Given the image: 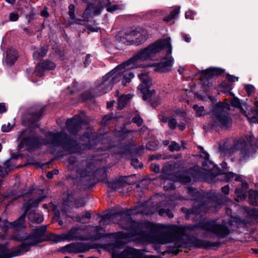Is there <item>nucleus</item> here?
Here are the masks:
<instances>
[{"instance_id":"obj_36","label":"nucleus","mask_w":258,"mask_h":258,"mask_svg":"<svg viewBox=\"0 0 258 258\" xmlns=\"http://www.w3.org/2000/svg\"><path fill=\"white\" fill-rule=\"evenodd\" d=\"M238 108L239 109L240 112L247 117V119L250 122L258 123L257 117L255 116H252L251 117H248L246 114V111L242 108L241 106H240V107Z\"/></svg>"},{"instance_id":"obj_10","label":"nucleus","mask_w":258,"mask_h":258,"mask_svg":"<svg viewBox=\"0 0 258 258\" xmlns=\"http://www.w3.org/2000/svg\"><path fill=\"white\" fill-rule=\"evenodd\" d=\"M46 197L40 196L38 198L30 199L25 202L23 205L24 213L17 220L9 224L10 228L16 232L24 231L26 229L25 218L29 210L33 207H36Z\"/></svg>"},{"instance_id":"obj_8","label":"nucleus","mask_w":258,"mask_h":258,"mask_svg":"<svg viewBox=\"0 0 258 258\" xmlns=\"http://www.w3.org/2000/svg\"><path fill=\"white\" fill-rule=\"evenodd\" d=\"M138 77L141 81V84L138 88L143 93V99L144 100H149L151 105L155 107L160 103V100L155 99V91L154 89L149 90V88L152 85V79L149 76L148 73L146 72H142L138 75Z\"/></svg>"},{"instance_id":"obj_27","label":"nucleus","mask_w":258,"mask_h":258,"mask_svg":"<svg viewBox=\"0 0 258 258\" xmlns=\"http://www.w3.org/2000/svg\"><path fill=\"white\" fill-rule=\"evenodd\" d=\"M48 51L47 46H43L33 53V56L36 59L44 57Z\"/></svg>"},{"instance_id":"obj_62","label":"nucleus","mask_w":258,"mask_h":258,"mask_svg":"<svg viewBox=\"0 0 258 258\" xmlns=\"http://www.w3.org/2000/svg\"><path fill=\"white\" fill-rule=\"evenodd\" d=\"M178 128L181 131H183L185 129V124L181 122L178 125H177Z\"/></svg>"},{"instance_id":"obj_60","label":"nucleus","mask_w":258,"mask_h":258,"mask_svg":"<svg viewBox=\"0 0 258 258\" xmlns=\"http://www.w3.org/2000/svg\"><path fill=\"white\" fill-rule=\"evenodd\" d=\"M169 117H167L165 115H160L159 119L163 122H168Z\"/></svg>"},{"instance_id":"obj_34","label":"nucleus","mask_w":258,"mask_h":258,"mask_svg":"<svg viewBox=\"0 0 258 258\" xmlns=\"http://www.w3.org/2000/svg\"><path fill=\"white\" fill-rule=\"evenodd\" d=\"M193 109L195 110L197 116H204L207 114L205 112L204 107L203 106H199L198 105H194Z\"/></svg>"},{"instance_id":"obj_41","label":"nucleus","mask_w":258,"mask_h":258,"mask_svg":"<svg viewBox=\"0 0 258 258\" xmlns=\"http://www.w3.org/2000/svg\"><path fill=\"white\" fill-rule=\"evenodd\" d=\"M3 224L0 225V228H2V230L6 232H7L9 228H10L9 224L10 222H8L7 220H4L2 222Z\"/></svg>"},{"instance_id":"obj_51","label":"nucleus","mask_w":258,"mask_h":258,"mask_svg":"<svg viewBox=\"0 0 258 258\" xmlns=\"http://www.w3.org/2000/svg\"><path fill=\"white\" fill-rule=\"evenodd\" d=\"M150 169L155 173H158L160 171L159 165L157 164L152 163L150 166Z\"/></svg>"},{"instance_id":"obj_4","label":"nucleus","mask_w":258,"mask_h":258,"mask_svg":"<svg viewBox=\"0 0 258 258\" xmlns=\"http://www.w3.org/2000/svg\"><path fill=\"white\" fill-rule=\"evenodd\" d=\"M47 225H42L32 229L30 233L23 236L18 234L14 235L13 239L22 243L11 249H8L7 244H0V258H11L22 255L30 250L31 247L44 241H52L58 243L64 240V234H47Z\"/></svg>"},{"instance_id":"obj_57","label":"nucleus","mask_w":258,"mask_h":258,"mask_svg":"<svg viewBox=\"0 0 258 258\" xmlns=\"http://www.w3.org/2000/svg\"><path fill=\"white\" fill-rule=\"evenodd\" d=\"M221 191L225 195H228L229 192V186L228 185H225L221 188Z\"/></svg>"},{"instance_id":"obj_23","label":"nucleus","mask_w":258,"mask_h":258,"mask_svg":"<svg viewBox=\"0 0 258 258\" xmlns=\"http://www.w3.org/2000/svg\"><path fill=\"white\" fill-rule=\"evenodd\" d=\"M18 57V52L12 48L8 49L7 51L6 62L8 66L13 65Z\"/></svg>"},{"instance_id":"obj_14","label":"nucleus","mask_w":258,"mask_h":258,"mask_svg":"<svg viewBox=\"0 0 258 258\" xmlns=\"http://www.w3.org/2000/svg\"><path fill=\"white\" fill-rule=\"evenodd\" d=\"M44 110V107L39 109H29L22 117L23 124L27 126L34 125L40 119Z\"/></svg>"},{"instance_id":"obj_28","label":"nucleus","mask_w":258,"mask_h":258,"mask_svg":"<svg viewBox=\"0 0 258 258\" xmlns=\"http://www.w3.org/2000/svg\"><path fill=\"white\" fill-rule=\"evenodd\" d=\"M125 182L123 179H118L115 181L109 183V188L114 190L118 189L120 187H124L125 185Z\"/></svg>"},{"instance_id":"obj_16","label":"nucleus","mask_w":258,"mask_h":258,"mask_svg":"<svg viewBox=\"0 0 258 258\" xmlns=\"http://www.w3.org/2000/svg\"><path fill=\"white\" fill-rule=\"evenodd\" d=\"M102 9V5L99 2L89 4L83 13V17L87 20L91 16L99 15Z\"/></svg>"},{"instance_id":"obj_59","label":"nucleus","mask_w":258,"mask_h":258,"mask_svg":"<svg viewBox=\"0 0 258 258\" xmlns=\"http://www.w3.org/2000/svg\"><path fill=\"white\" fill-rule=\"evenodd\" d=\"M181 36H182V37L183 38V39L186 42H189L191 40V38L190 37L187 35V34H184V33H182L181 34Z\"/></svg>"},{"instance_id":"obj_39","label":"nucleus","mask_w":258,"mask_h":258,"mask_svg":"<svg viewBox=\"0 0 258 258\" xmlns=\"http://www.w3.org/2000/svg\"><path fill=\"white\" fill-rule=\"evenodd\" d=\"M244 89L248 96L253 93L255 90V87L253 85L250 84L245 85Z\"/></svg>"},{"instance_id":"obj_49","label":"nucleus","mask_w":258,"mask_h":258,"mask_svg":"<svg viewBox=\"0 0 258 258\" xmlns=\"http://www.w3.org/2000/svg\"><path fill=\"white\" fill-rule=\"evenodd\" d=\"M86 205V202L83 199H80L75 202L76 208L84 207Z\"/></svg>"},{"instance_id":"obj_30","label":"nucleus","mask_w":258,"mask_h":258,"mask_svg":"<svg viewBox=\"0 0 258 258\" xmlns=\"http://www.w3.org/2000/svg\"><path fill=\"white\" fill-rule=\"evenodd\" d=\"M162 179H165L164 183H167L166 185L164 186L165 190H169L174 189L175 187L174 184L171 180H170V177L167 176L165 174H163L161 177Z\"/></svg>"},{"instance_id":"obj_15","label":"nucleus","mask_w":258,"mask_h":258,"mask_svg":"<svg viewBox=\"0 0 258 258\" xmlns=\"http://www.w3.org/2000/svg\"><path fill=\"white\" fill-rule=\"evenodd\" d=\"M83 123V120L80 115H75L66 122V129L71 134H75L80 131Z\"/></svg>"},{"instance_id":"obj_21","label":"nucleus","mask_w":258,"mask_h":258,"mask_svg":"<svg viewBox=\"0 0 258 258\" xmlns=\"http://www.w3.org/2000/svg\"><path fill=\"white\" fill-rule=\"evenodd\" d=\"M199 148L201 150V156L205 159V161L202 164L203 169L207 171L208 173H211L212 170L215 167V165L209 160V155L204 150V148L201 146H199Z\"/></svg>"},{"instance_id":"obj_1","label":"nucleus","mask_w":258,"mask_h":258,"mask_svg":"<svg viewBox=\"0 0 258 258\" xmlns=\"http://www.w3.org/2000/svg\"><path fill=\"white\" fill-rule=\"evenodd\" d=\"M119 225L126 232H118L111 235L119 242L125 243L132 240L139 241H153L160 244L173 242L176 247H196L209 249L218 247L219 242H211L195 237L187 238L184 236L187 230L194 231L197 228L203 230L207 234L214 235L218 238H223L230 233L229 228L224 224L217 223L216 220H203L197 224L186 226L171 225L165 233L158 234L153 239V233L156 230L154 224L148 221L138 222L133 220L130 216H126L118 222Z\"/></svg>"},{"instance_id":"obj_9","label":"nucleus","mask_w":258,"mask_h":258,"mask_svg":"<svg viewBox=\"0 0 258 258\" xmlns=\"http://www.w3.org/2000/svg\"><path fill=\"white\" fill-rule=\"evenodd\" d=\"M90 225H80L73 227L66 234V239L70 240H79L82 241L96 240L104 236V234L93 235L91 233Z\"/></svg>"},{"instance_id":"obj_40","label":"nucleus","mask_w":258,"mask_h":258,"mask_svg":"<svg viewBox=\"0 0 258 258\" xmlns=\"http://www.w3.org/2000/svg\"><path fill=\"white\" fill-rule=\"evenodd\" d=\"M235 193L237 195L236 200L238 202L240 200L244 199L245 195L242 192V190L240 188H236L235 190Z\"/></svg>"},{"instance_id":"obj_37","label":"nucleus","mask_w":258,"mask_h":258,"mask_svg":"<svg viewBox=\"0 0 258 258\" xmlns=\"http://www.w3.org/2000/svg\"><path fill=\"white\" fill-rule=\"evenodd\" d=\"M169 149L171 152L175 151H178L180 150V146L175 141H172L170 145L169 146Z\"/></svg>"},{"instance_id":"obj_53","label":"nucleus","mask_w":258,"mask_h":258,"mask_svg":"<svg viewBox=\"0 0 258 258\" xmlns=\"http://www.w3.org/2000/svg\"><path fill=\"white\" fill-rule=\"evenodd\" d=\"M185 17L186 19H194V14L191 11H188L185 13Z\"/></svg>"},{"instance_id":"obj_17","label":"nucleus","mask_w":258,"mask_h":258,"mask_svg":"<svg viewBox=\"0 0 258 258\" xmlns=\"http://www.w3.org/2000/svg\"><path fill=\"white\" fill-rule=\"evenodd\" d=\"M55 67L56 64L53 62L45 60L37 65L35 73L37 76L41 77L43 75V73L45 71L52 70Z\"/></svg>"},{"instance_id":"obj_52","label":"nucleus","mask_w":258,"mask_h":258,"mask_svg":"<svg viewBox=\"0 0 258 258\" xmlns=\"http://www.w3.org/2000/svg\"><path fill=\"white\" fill-rule=\"evenodd\" d=\"M227 79L229 82H235L238 81V78L232 75H228L227 76Z\"/></svg>"},{"instance_id":"obj_48","label":"nucleus","mask_w":258,"mask_h":258,"mask_svg":"<svg viewBox=\"0 0 258 258\" xmlns=\"http://www.w3.org/2000/svg\"><path fill=\"white\" fill-rule=\"evenodd\" d=\"M12 126L10 123L7 124H4L2 126V131L3 132H8L11 130Z\"/></svg>"},{"instance_id":"obj_45","label":"nucleus","mask_w":258,"mask_h":258,"mask_svg":"<svg viewBox=\"0 0 258 258\" xmlns=\"http://www.w3.org/2000/svg\"><path fill=\"white\" fill-rule=\"evenodd\" d=\"M231 105L232 106L237 108H240L241 106L240 101L237 98H233L232 99L231 101Z\"/></svg>"},{"instance_id":"obj_54","label":"nucleus","mask_w":258,"mask_h":258,"mask_svg":"<svg viewBox=\"0 0 258 258\" xmlns=\"http://www.w3.org/2000/svg\"><path fill=\"white\" fill-rule=\"evenodd\" d=\"M235 176V174L232 172H228L225 175V178L227 181H229L233 178Z\"/></svg>"},{"instance_id":"obj_56","label":"nucleus","mask_w":258,"mask_h":258,"mask_svg":"<svg viewBox=\"0 0 258 258\" xmlns=\"http://www.w3.org/2000/svg\"><path fill=\"white\" fill-rule=\"evenodd\" d=\"M4 166L5 167H6V168L9 172L12 169V167L11 165V160H8L6 161L5 162Z\"/></svg>"},{"instance_id":"obj_35","label":"nucleus","mask_w":258,"mask_h":258,"mask_svg":"<svg viewBox=\"0 0 258 258\" xmlns=\"http://www.w3.org/2000/svg\"><path fill=\"white\" fill-rule=\"evenodd\" d=\"M105 8L107 9V11L109 12H113L117 10L120 9L121 6L118 5H111L110 2H108L105 5Z\"/></svg>"},{"instance_id":"obj_29","label":"nucleus","mask_w":258,"mask_h":258,"mask_svg":"<svg viewBox=\"0 0 258 258\" xmlns=\"http://www.w3.org/2000/svg\"><path fill=\"white\" fill-rule=\"evenodd\" d=\"M179 13V9L178 8H175L170 12L169 15L163 18V21L166 23L170 22L172 20L175 19L178 16Z\"/></svg>"},{"instance_id":"obj_47","label":"nucleus","mask_w":258,"mask_h":258,"mask_svg":"<svg viewBox=\"0 0 258 258\" xmlns=\"http://www.w3.org/2000/svg\"><path fill=\"white\" fill-rule=\"evenodd\" d=\"M9 171L6 167L2 166L0 165V175L2 176H5L8 174Z\"/></svg>"},{"instance_id":"obj_44","label":"nucleus","mask_w":258,"mask_h":258,"mask_svg":"<svg viewBox=\"0 0 258 258\" xmlns=\"http://www.w3.org/2000/svg\"><path fill=\"white\" fill-rule=\"evenodd\" d=\"M146 148L148 150L154 151L157 149V145L153 142H149L146 144Z\"/></svg>"},{"instance_id":"obj_12","label":"nucleus","mask_w":258,"mask_h":258,"mask_svg":"<svg viewBox=\"0 0 258 258\" xmlns=\"http://www.w3.org/2000/svg\"><path fill=\"white\" fill-rule=\"evenodd\" d=\"M93 141V140H91L90 137H88V134L80 138L79 142L69 140L66 135V155L68 154L81 153L83 150L92 149V147L90 143Z\"/></svg>"},{"instance_id":"obj_43","label":"nucleus","mask_w":258,"mask_h":258,"mask_svg":"<svg viewBox=\"0 0 258 258\" xmlns=\"http://www.w3.org/2000/svg\"><path fill=\"white\" fill-rule=\"evenodd\" d=\"M132 121L133 122L136 123L138 126H140L143 123L142 119L138 115H136L133 118Z\"/></svg>"},{"instance_id":"obj_32","label":"nucleus","mask_w":258,"mask_h":258,"mask_svg":"<svg viewBox=\"0 0 258 258\" xmlns=\"http://www.w3.org/2000/svg\"><path fill=\"white\" fill-rule=\"evenodd\" d=\"M75 7L74 5L71 4L69 6V15L70 18L73 20L72 23L80 24V22L81 21V20L79 19L75 18Z\"/></svg>"},{"instance_id":"obj_50","label":"nucleus","mask_w":258,"mask_h":258,"mask_svg":"<svg viewBox=\"0 0 258 258\" xmlns=\"http://www.w3.org/2000/svg\"><path fill=\"white\" fill-rule=\"evenodd\" d=\"M19 18V15L17 13H11L9 15V20L11 21H16Z\"/></svg>"},{"instance_id":"obj_46","label":"nucleus","mask_w":258,"mask_h":258,"mask_svg":"<svg viewBox=\"0 0 258 258\" xmlns=\"http://www.w3.org/2000/svg\"><path fill=\"white\" fill-rule=\"evenodd\" d=\"M180 180L183 183H187L190 182L191 178L189 176L182 175L180 178Z\"/></svg>"},{"instance_id":"obj_20","label":"nucleus","mask_w":258,"mask_h":258,"mask_svg":"<svg viewBox=\"0 0 258 258\" xmlns=\"http://www.w3.org/2000/svg\"><path fill=\"white\" fill-rule=\"evenodd\" d=\"M89 246L83 243H72L66 245V251L73 253L83 252L88 250Z\"/></svg>"},{"instance_id":"obj_26","label":"nucleus","mask_w":258,"mask_h":258,"mask_svg":"<svg viewBox=\"0 0 258 258\" xmlns=\"http://www.w3.org/2000/svg\"><path fill=\"white\" fill-rule=\"evenodd\" d=\"M130 95H123L118 99V108L122 109L129 102L131 99Z\"/></svg>"},{"instance_id":"obj_6","label":"nucleus","mask_w":258,"mask_h":258,"mask_svg":"<svg viewBox=\"0 0 258 258\" xmlns=\"http://www.w3.org/2000/svg\"><path fill=\"white\" fill-rule=\"evenodd\" d=\"M64 134L63 131L54 133L49 132L45 134V138L40 136L33 135L24 138L21 142V145L25 147L28 152H32L40 148L43 145L54 147H63Z\"/></svg>"},{"instance_id":"obj_55","label":"nucleus","mask_w":258,"mask_h":258,"mask_svg":"<svg viewBox=\"0 0 258 258\" xmlns=\"http://www.w3.org/2000/svg\"><path fill=\"white\" fill-rule=\"evenodd\" d=\"M40 15L42 17L47 18L49 16V13L47 11V8H45L43 10H42L40 12Z\"/></svg>"},{"instance_id":"obj_63","label":"nucleus","mask_w":258,"mask_h":258,"mask_svg":"<svg viewBox=\"0 0 258 258\" xmlns=\"http://www.w3.org/2000/svg\"><path fill=\"white\" fill-rule=\"evenodd\" d=\"M111 119L110 116L106 115L105 116L103 119H102V122L103 123H106V122Z\"/></svg>"},{"instance_id":"obj_58","label":"nucleus","mask_w":258,"mask_h":258,"mask_svg":"<svg viewBox=\"0 0 258 258\" xmlns=\"http://www.w3.org/2000/svg\"><path fill=\"white\" fill-rule=\"evenodd\" d=\"M7 111V108L5 103H0V113H3Z\"/></svg>"},{"instance_id":"obj_38","label":"nucleus","mask_w":258,"mask_h":258,"mask_svg":"<svg viewBox=\"0 0 258 258\" xmlns=\"http://www.w3.org/2000/svg\"><path fill=\"white\" fill-rule=\"evenodd\" d=\"M168 126L171 130H174L177 126L176 120L172 117H169Z\"/></svg>"},{"instance_id":"obj_22","label":"nucleus","mask_w":258,"mask_h":258,"mask_svg":"<svg viewBox=\"0 0 258 258\" xmlns=\"http://www.w3.org/2000/svg\"><path fill=\"white\" fill-rule=\"evenodd\" d=\"M135 45H139L144 43L147 39L148 33L146 30L140 28L135 30Z\"/></svg>"},{"instance_id":"obj_3","label":"nucleus","mask_w":258,"mask_h":258,"mask_svg":"<svg viewBox=\"0 0 258 258\" xmlns=\"http://www.w3.org/2000/svg\"><path fill=\"white\" fill-rule=\"evenodd\" d=\"M170 38L160 40L141 49L130 59L116 67L103 78V81L99 87L102 90L97 95H101L112 89L114 84L122 79L121 84L125 86L134 77V74L130 70L146 66L143 61L151 59L162 49L165 51V56L159 63H150L148 67H153L155 72L164 73L170 71L174 63L171 56L172 45Z\"/></svg>"},{"instance_id":"obj_24","label":"nucleus","mask_w":258,"mask_h":258,"mask_svg":"<svg viewBox=\"0 0 258 258\" xmlns=\"http://www.w3.org/2000/svg\"><path fill=\"white\" fill-rule=\"evenodd\" d=\"M168 208H161L159 210V214L160 216H164L166 215L169 218H173V214L171 213V211L175 207V204L172 202V200L169 201L167 203Z\"/></svg>"},{"instance_id":"obj_31","label":"nucleus","mask_w":258,"mask_h":258,"mask_svg":"<svg viewBox=\"0 0 258 258\" xmlns=\"http://www.w3.org/2000/svg\"><path fill=\"white\" fill-rule=\"evenodd\" d=\"M249 199L252 206H256L258 201V192L251 190L249 191Z\"/></svg>"},{"instance_id":"obj_5","label":"nucleus","mask_w":258,"mask_h":258,"mask_svg":"<svg viewBox=\"0 0 258 258\" xmlns=\"http://www.w3.org/2000/svg\"><path fill=\"white\" fill-rule=\"evenodd\" d=\"M187 193L192 196V200L195 201L194 206L191 209L182 208L181 211L188 216L191 214L203 216L202 213L207 211L215 212L221 207V205H224L230 202V200L220 194H214L212 197V201L207 199V197L204 195L202 191H198L196 189L189 187L187 189Z\"/></svg>"},{"instance_id":"obj_61","label":"nucleus","mask_w":258,"mask_h":258,"mask_svg":"<svg viewBox=\"0 0 258 258\" xmlns=\"http://www.w3.org/2000/svg\"><path fill=\"white\" fill-rule=\"evenodd\" d=\"M90 55H87L86 56L85 61L84 62V66L85 67H87V66L91 62V59Z\"/></svg>"},{"instance_id":"obj_18","label":"nucleus","mask_w":258,"mask_h":258,"mask_svg":"<svg viewBox=\"0 0 258 258\" xmlns=\"http://www.w3.org/2000/svg\"><path fill=\"white\" fill-rule=\"evenodd\" d=\"M221 74V71L217 68H209L201 72V77L200 81L204 85L209 84L208 80L213 76H216Z\"/></svg>"},{"instance_id":"obj_19","label":"nucleus","mask_w":258,"mask_h":258,"mask_svg":"<svg viewBox=\"0 0 258 258\" xmlns=\"http://www.w3.org/2000/svg\"><path fill=\"white\" fill-rule=\"evenodd\" d=\"M135 30L119 32L118 40L126 45L135 44Z\"/></svg>"},{"instance_id":"obj_64","label":"nucleus","mask_w":258,"mask_h":258,"mask_svg":"<svg viewBox=\"0 0 258 258\" xmlns=\"http://www.w3.org/2000/svg\"><path fill=\"white\" fill-rule=\"evenodd\" d=\"M69 162L71 164H73L76 162V158L74 157H71L69 160Z\"/></svg>"},{"instance_id":"obj_7","label":"nucleus","mask_w":258,"mask_h":258,"mask_svg":"<svg viewBox=\"0 0 258 258\" xmlns=\"http://www.w3.org/2000/svg\"><path fill=\"white\" fill-rule=\"evenodd\" d=\"M253 138V135H249L248 138L246 137L248 143L244 141L239 140L230 147L224 145L220 146V149L225 154H231L238 151L239 161H244L255 152V150L252 145Z\"/></svg>"},{"instance_id":"obj_42","label":"nucleus","mask_w":258,"mask_h":258,"mask_svg":"<svg viewBox=\"0 0 258 258\" xmlns=\"http://www.w3.org/2000/svg\"><path fill=\"white\" fill-rule=\"evenodd\" d=\"M131 165L135 168H141L143 167L142 164L139 162L138 159L133 158L131 162Z\"/></svg>"},{"instance_id":"obj_2","label":"nucleus","mask_w":258,"mask_h":258,"mask_svg":"<svg viewBox=\"0 0 258 258\" xmlns=\"http://www.w3.org/2000/svg\"><path fill=\"white\" fill-rule=\"evenodd\" d=\"M170 38L160 40L141 49L130 59L116 67L103 78V81L99 87L102 90L97 95H101L112 89L114 84L122 79L121 84L125 86L134 77V74L130 70L146 66L143 61L151 59L162 49L165 51V56L159 63H150L148 67H153L155 72L164 73L170 71L174 63L171 56L172 45Z\"/></svg>"},{"instance_id":"obj_33","label":"nucleus","mask_w":258,"mask_h":258,"mask_svg":"<svg viewBox=\"0 0 258 258\" xmlns=\"http://www.w3.org/2000/svg\"><path fill=\"white\" fill-rule=\"evenodd\" d=\"M91 217V214L89 211H86L85 213L81 216H78L76 217V221L78 222L82 223H86L87 222L85 221V219H89Z\"/></svg>"},{"instance_id":"obj_11","label":"nucleus","mask_w":258,"mask_h":258,"mask_svg":"<svg viewBox=\"0 0 258 258\" xmlns=\"http://www.w3.org/2000/svg\"><path fill=\"white\" fill-rule=\"evenodd\" d=\"M232 118L228 115L224 109L220 105H217L214 113L211 117L210 125L215 127L227 130L232 125Z\"/></svg>"},{"instance_id":"obj_13","label":"nucleus","mask_w":258,"mask_h":258,"mask_svg":"<svg viewBox=\"0 0 258 258\" xmlns=\"http://www.w3.org/2000/svg\"><path fill=\"white\" fill-rule=\"evenodd\" d=\"M109 247L112 249V258H159L158 256L146 254L143 249L127 247L121 252L117 253L113 244H109Z\"/></svg>"},{"instance_id":"obj_25","label":"nucleus","mask_w":258,"mask_h":258,"mask_svg":"<svg viewBox=\"0 0 258 258\" xmlns=\"http://www.w3.org/2000/svg\"><path fill=\"white\" fill-rule=\"evenodd\" d=\"M28 218L30 222L36 223H41L44 220L41 214L36 213L33 211H31L28 213Z\"/></svg>"}]
</instances>
